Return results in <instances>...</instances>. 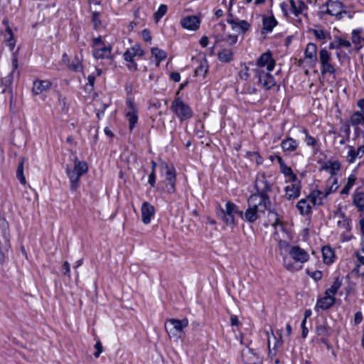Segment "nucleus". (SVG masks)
I'll use <instances>...</instances> for the list:
<instances>
[{"label":"nucleus","instance_id":"54","mask_svg":"<svg viewBox=\"0 0 364 364\" xmlns=\"http://www.w3.org/2000/svg\"><path fill=\"white\" fill-rule=\"evenodd\" d=\"M249 68L246 65H245L244 69L241 70L239 75L240 78L243 80H247L250 77V74L248 73Z\"/></svg>","mask_w":364,"mask_h":364},{"label":"nucleus","instance_id":"9","mask_svg":"<svg viewBox=\"0 0 364 364\" xmlns=\"http://www.w3.org/2000/svg\"><path fill=\"white\" fill-rule=\"evenodd\" d=\"M319 60L321 65V73L322 75L326 73L335 74L336 69L331 63V55L326 48H323L319 51Z\"/></svg>","mask_w":364,"mask_h":364},{"label":"nucleus","instance_id":"4","mask_svg":"<svg viewBox=\"0 0 364 364\" xmlns=\"http://www.w3.org/2000/svg\"><path fill=\"white\" fill-rule=\"evenodd\" d=\"M10 247L9 225L4 219H0V263L4 262L5 254Z\"/></svg>","mask_w":364,"mask_h":364},{"label":"nucleus","instance_id":"30","mask_svg":"<svg viewBox=\"0 0 364 364\" xmlns=\"http://www.w3.org/2000/svg\"><path fill=\"white\" fill-rule=\"evenodd\" d=\"M291 11L295 16L302 14L306 9V6L304 1L294 0L290 1Z\"/></svg>","mask_w":364,"mask_h":364},{"label":"nucleus","instance_id":"10","mask_svg":"<svg viewBox=\"0 0 364 364\" xmlns=\"http://www.w3.org/2000/svg\"><path fill=\"white\" fill-rule=\"evenodd\" d=\"M323 6H327L326 14L336 16L338 20L343 17V14H347L345 5L339 1L328 0Z\"/></svg>","mask_w":364,"mask_h":364},{"label":"nucleus","instance_id":"3","mask_svg":"<svg viewBox=\"0 0 364 364\" xmlns=\"http://www.w3.org/2000/svg\"><path fill=\"white\" fill-rule=\"evenodd\" d=\"M88 166L85 161H79L75 158L74 161V168H66L67 175L70 181V188L73 191L77 190L80 177L87 172Z\"/></svg>","mask_w":364,"mask_h":364},{"label":"nucleus","instance_id":"39","mask_svg":"<svg viewBox=\"0 0 364 364\" xmlns=\"http://www.w3.org/2000/svg\"><path fill=\"white\" fill-rule=\"evenodd\" d=\"M135 55H134L133 52L131 50V49H129L125 51L124 53V58L126 61L129 62L131 63L130 65H129V69H133L134 70H137V65L134 61V57Z\"/></svg>","mask_w":364,"mask_h":364},{"label":"nucleus","instance_id":"34","mask_svg":"<svg viewBox=\"0 0 364 364\" xmlns=\"http://www.w3.org/2000/svg\"><path fill=\"white\" fill-rule=\"evenodd\" d=\"M322 255L324 263L329 264L333 262L334 252L330 247H323L322 248Z\"/></svg>","mask_w":364,"mask_h":364},{"label":"nucleus","instance_id":"15","mask_svg":"<svg viewBox=\"0 0 364 364\" xmlns=\"http://www.w3.org/2000/svg\"><path fill=\"white\" fill-rule=\"evenodd\" d=\"M355 255L358 263L351 271V274L358 277H364V247L358 250Z\"/></svg>","mask_w":364,"mask_h":364},{"label":"nucleus","instance_id":"20","mask_svg":"<svg viewBox=\"0 0 364 364\" xmlns=\"http://www.w3.org/2000/svg\"><path fill=\"white\" fill-rule=\"evenodd\" d=\"M316 53V45L313 43H308L304 52L305 59L309 60V63L312 64L313 66L317 63Z\"/></svg>","mask_w":364,"mask_h":364},{"label":"nucleus","instance_id":"14","mask_svg":"<svg viewBox=\"0 0 364 364\" xmlns=\"http://www.w3.org/2000/svg\"><path fill=\"white\" fill-rule=\"evenodd\" d=\"M289 255L296 262L304 263L309 259V254L299 246H292L289 250Z\"/></svg>","mask_w":364,"mask_h":364},{"label":"nucleus","instance_id":"28","mask_svg":"<svg viewBox=\"0 0 364 364\" xmlns=\"http://www.w3.org/2000/svg\"><path fill=\"white\" fill-rule=\"evenodd\" d=\"M353 205L359 211L364 210V192L356 190L353 193Z\"/></svg>","mask_w":364,"mask_h":364},{"label":"nucleus","instance_id":"55","mask_svg":"<svg viewBox=\"0 0 364 364\" xmlns=\"http://www.w3.org/2000/svg\"><path fill=\"white\" fill-rule=\"evenodd\" d=\"M313 33H314V36L318 39L323 40V39H325V38H326L325 33L323 30L316 29V30H314Z\"/></svg>","mask_w":364,"mask_h":364},{"label":"nucleus","instance_id":"25","mask_svg":"<svg viewBox=\"0 0 364 364\" xmlns=\"http://www.w3.org/2000/svg\"><path fill=\"white\" fill-rule=\"evenodd\" d=\"M3 24L6 26V34L4 36L5 40L9 43L10 49L13 50L16 46V40L14 39L12 30L9 25V21L6 18L4 19Z\"/></svg>","mask_w":364,"mask_h":364},{"label":"nucleus","instance_id":"48","mask_svg":"<svg viewBox=\"0 0 364 364\" xmlns=\"http://www.w3.org/2000/svg\"><path fill=\"white\" fill-rule=\"evenodd\" d=\"M338 180L336 178H333L331 186L325 190L323 197H328V195L335 192L338 189Z\"/></svg>","mask_w":364,"mask_h":364},{"label":"nucleus","instance_id":"50","mask_svg":"<svg viewBox=\"0 0 364 364\" xmlns=\"http://www.w3.org/2000/svg\"><path fill=\"white\" fill-rule=\"evenodd\" d=\"M291 247L292 246H291L287 241L280 240L279 242V247L281 251V254H283L284 252L289 254V250L291 248Z\"/></svg>","mask_w":364,"mask_h":364},{"label":"nucleus","instance_id":"26","mask_svg":"<svg viewBox=\"0 0 364 364\" xmlns=\"http://www.w3.org/2000/svg\"><path fill=\"white\" fill-rule=\"evenodd\" d=\"M166 178L168 181V186H167V191L168 193H173L175 191V182H176V174L173 168H169L167 165L165 166Z\"/></svg>","mask_w":364,"mask_h":364},{"label":"nucleus","instance_id":"45","mask_svg":"<svg viewBox=\"0 0 364 364\" xmlns=\"http://www.w3.org/2000/svg\"><path fill=\"white\" fill-rule=\"evenodd\" d=\"M68 68L70 70H71L73 71L82 70V65L81 63V60L77 56H75L73 63L68 65Z\"/></svg>","mask_w":364,"mask_h":364},{"label":"nucleus","instance_id":"32","mask_svg":"<svg viewBox=\"0 0 364 364\" xmlns=\"http://www.w3.org/2000/svg\"><path fill=\"white\" fill-rule=\"evenodd\" d=\"M350 122L353 127L364 126V117L363 112L356 111L350 117Z\"/></svg>","mask_w":364,"mask_h":364},{"label":"nucleus","instance_id":"13","mask_svg":"<svg viewBox=\"0 0 364 364\" xmlns=\"http://www.w3.org/2000/svg\"><path fill=\"white\" fill-rule=\"evenodd\" d=\"M215 38V43L214 47L216 48H222L223 47V43H227L229 46H232L235 45L237 41V35H231L229 34L228 36H225L222 33H217L214 35Z\"/></svg>","mask_w":364,"mask_h":364},{"label":"nucleus","instance_id":"5","mask_svg":"<svg viewBox=\"0 0 364 364\" xmlns=\"http://www.w3.org/2000/svg\"><path fill=\"white\" fill-rule=\"evenodd\" d=\"M171 109L181 121L187 120L193 116L191 107L180 98H176L173 101Z\"/></svg>","mask_w":364,"mask_h":364},{"label":"nucleus","instance_id":"27","mask_svg":"<svg viewBox=\"0 0 364 364\" xmlns=\"http://www.w3.org/2000/svg\"><path fill=\"white\" fill-rule=\"evenodd\" d=\"M220 50L218 53V60L222 63H230L233 59V52L231 48L223 47L220 48Z\"/></svg>","mask_w":364,"mask_h":364},{"label":"nucleus","instance_id":"7","mask_svg":"<svg viewBox=\"0 0 364 364\" xmlns=\"http://www.w3.org/2000/svg\"><path fill=\"white\" fill-rule=\"evenodd\" d=\"M254 72L257 78V84L264 89L268 90L276 85L275 80L269 71L265 72L263 69L256 68Z\"/></svg>","mask_w":364,"mask_h":364},{"label":"nucleus","instance_id":"52","mask_svg":"<svg viewBox=\"0 0 364 364\" xmlns=\"http://www.w3.org/2000/svg\"><path fill=\"white\" fill-rule=\"evenodd\" d=\"M131 50L133 52L134 55L142 56L144 55V51L141 48L140 46L138 44L134 45L132 48Z\"/></svg>","mask_w":364,"mask_h":364},{"label":"nucleus","instance_id":"17","mask_svg":"<svg viewBox=\"0 0 364 364\" xmlns=\"http://www.w3.org/2000/svg\"><path fill=\"white\" fill-rule=\"evenodd\" d=\"M242 357L245 364H260L259 356L252 348L243 349Z\"/></svg>","mask_w":364,"mask_h":364},{"label":"nucleus","instance_id":"63","mask_svg":"<svg viewBox=\"0 0 364 364\" xmlns=\"http://www.w3.org/2000/svg\"><path fill=\"white\" fill-rule=\"evenodd\" d=\"M306 319H303L301 322V328H302V337L304 338L307 336L308 334V328L306 327Z\"/></svg>","mask_w":364,"mask_h":364},{"label":"nucleus","instance_id":"57","mask_svg":"<svg viewBox=\"0 0 364 364\" xmlns=\"http://www.w3.org/2000/svg\"><path fill=\"white\" fill-rule=\"evenodd\" d=\"M142 37L146 42H150L151 41V33L148 29H144L142 31Z\"/></svg>","mask_w":364,"mask_h":364},{"label":"nucleus","instance_id":"56","mask_svg":"<svg viewBox=\"0 0 364 364\" xmlns=\"http://www.w3.org/2000/svg\"><path fill=\"white\" fill-rule=\"evenodd\" d=\"M95 348L96 349V352L94 353V355L95 358H98L100 355V353L102 352V346L100 341H97L95 345Z\"/></svg>","mask_w":364,"mask_h":364},{"label":"nucleus","instance_id":"46","mask_svg":"<svg viewBox=\"0 0 364 364\" xmlns=\"http://www.w3.org/2000/svg\"><path fill=\"white\" fill-rule=\"evenodd\" d=\"M302 132L305 134V142L308 146L315 147L317 145L316 139L310 136L306 129H302Z\"/></svg>","mask_w":364,"mask_h":364},{"label":"nucleus","instance_id":"49","mask_svg":"<svg viewBox=\"0 0 364 364\" xmlns=\"http://www.w3.org/2000/svg\"><path fill=\"white\" fill-rule=\"evenodd\" d=\"M352 42L357 45H362L364 43V38L360 36L359 33L354 30L352 33Z\"/></svg>","mask_w":364,"mask_h":364},{"label":"nucleus","instance_id":"24","mask_svg":"<svg viewBox=\"0 0 364 364\" xmlns=\"http://www.w3.org/2000/svg\"><path fill=\"white\" fill-rule=\"evenodd\" d=\"M51 82L49 80H36L33 82L32 92L33 95H40L43 91L50 89Z\"/></svg>","mask_w":364,"mask_h":364},{"label":"nucleus","instance_id":"12","mask_svg":"<svg viewBox=\"0 0 364 364\" xmlns=\"http://www.w3.org/2000/svg\"><path fill=\"white\" fill-rule=\"evenodd\" d=\"M290 182L291 183L287 185L284 188V197L289 200L298 198L301 191L300 181H298V179L296 181Z\"/></svg>","mask_w":364,"mask_h":364},{"label":"nucleus","instance_id":"23","mask_svg":"<svg viewBox=\"0 0 364 364\" xmlns=\"http://www.w3.org/2000/svg\"><path fill=\"white\" fill-rule=\"evenodd\" d=\"M14 80V74L12 73H9L6 76L2 77L1 80V85L2 87V92L9 94L12 96L13 90H12V84Z\"/></svg>","mask_w":364,"mask_h":364},{"label":"nucleus","instance_id":"21","mask_svg":"<svg viewBox=\"0 0 364 364\" xmlns=\"http://www.w3.org/2000/svg\"><path fill=\"white\" fill-rule=\"evenodd\" d=\"M183 28L195 31L199 28L200 20L196 16H186L181 20Z\"/></svg>","mask_w":364,"mask_h":364},{"label":"nucleus","instance_id":"31","mask_svg":"<svg viewBox=\"0 0 364 364\" xmlns=\"http://www.w3.org/2000/svg\"><path fill=\"white\" fill-rule=\"evenodd\" d=\"M325 194V191L323 192L321 191L316 190L312 191L309 198H310L311 203L314 205L318 204L321 205L323 204V199L326 198L327 197H323V195Z\"/></svg>","mask_w":364,"mask_h":364},{"label":"nucleus","instance_id":"6","mask_svg":"<svg viewBox=\"0 0 364 364\" xmlns=\"http://www.w3.org/2000/svg\"><path fill=\"white\" fill-rule=\"evenodd\" d=\"M221 213L223 215V220L227 225H235V215L243 218V211L240 210L236 205L230 201L225 203V208L221 210Z\"/></svg>","mask_w":364,"mask_h":364},{"label":"nucleus","instance_id":"35","mask_svg":"<svg viewBox=\"0 0 364 364\" xmlns=\"http://www.w3.org/2000/svg\"><path fill=\"white\" fill-rule=\"evenodd\" d=\"M208 70V63L204 59L203 60L199 61V64L195 70V75L196 76H202L204 77L207 73Z\"/></svg>","mask_w":364,"mask_h":364},{"label":"nucleus","instance_id":"16","mask_svg":"<svg viewBox=\"0 0 364 364\" xmlns=\"http://www.w3.org/2000/svg\"><path fill=\"white\" fill-rule=\"evenodd\" d=\"M348 153L346 156L347 161L349 164H353L357 158H361L364 155V145L360 146L355 149L353 146H346Z\"/></svg>","mask_w":364,"mask_h":364},{"label":"nucleus","instance_id":"22","mask_svg":"<svg viewBox=\"0 0 364 364\" xmlns=\"http://www.w3.org/2000/svg\"><path fill=\"white\" fill-rule=\"evenodd\" d=\"M335 297L331 294H325V296L317 301L316 305V310L318 311L319 309L326 310L331 307L335 303Z\"/></svg>","mask_w":364,"mask_h":364},{"label":"nucleus","instance_id":"43","mask_svg":"<svg viewBox=\"0 0 364 364\" xmlns=\"http://www.w3.org/2000/svg\"><path fill=\"white\" fill-rule=\"evenodd\" d=\"M151 54L158 60V65L161 60H164L166 58V52L158 48H153L151 49Z\"/></svg>","mask_w":364,"mask_h":364},{"label":"nucleus","instance_id":"64","mask_svg":"<svg viewBox=\"0 0 364 364\" xmlns=\"http://www.w3.org/2000/svg\"><path fill=\"white\" fill-rule=\"evenodd\" d=\"M170 77L174 82H179L181 79L180 74L177 72L171 73L170 75Z\"/></svg>","mask_w":364,"mask_h":364},{"label":"nucleus","instance_id":"2","mask_svg":"<svg viewBox=\"0 0 364 364\" xmlns=\"http://www.w3.org/2000/svg\"><path fill=\"white\" fill-rule=\"evenodd\" d=\"M188 325V320L169 318L166 321L165 329L170 338L178 340L184 336L183 329Z\"/></svg>","mask_w":364,"mask_h":364},{"label":"nucleus","instance_id":"1","mask_svg":"<svg viewBox=\"0 0 364 364\" xmlns=\"http://www.w3.org/2000/svg\"><path fill=\"white\" fill-rule=\"evenodd\" d=\"M255 187L257 192L249 197L247 200L248 208L243 213L242 219L252 223L260 217L261 214H264L266 210H269V213L275 218L274 223V225H275L279 219L277 213L271 210L272 203L268 196V193L272 191V184L264 173L257 175L255 181Z\"/></svg>","mask_w":364,"mask_h":364},{"label":"nucleus","instance_id":"40","mask_svg":"<svg viewBox=\"0 0 364 364\" xmlns=\"http://www.w3.org/2000/svg\"><path fill=\"white\" fill-rule=\"evenodd\" d=\"M342 281L339 277H336L332 286L326 289L325 294H331L334 296L338 289L341 287Z\"/></svg>","mask_w":364,"mask_h":364},{"label":"nucleus","instance_id":"51","mask_svg":"<svg viewBox=\"0 0 364 364\" xmlns=\"http://www.w3.org/2000/svg\"><path fill=\"white\" fill-rule=\"evenodd\" d=\"M328 327L325 324H319L316 328V332L318 336H325L328 333Z\"/></svg>","mask_w":364,"mask_h":364},{"label":"nucleus","instance_id":"38","mask_svg":"<svg viewBox=\"0 0 364 364\" xmlns=\"http://www.w3.org/2000/svg\"><path fill=\"white\" fill-rule=\"evenodd\" d=\"M298 210L301 215H307L311 211V206L306 199L300 200L296 205Z\"/></svg>","mask_w":364,"mask_h":364},{"label":"nucleus","instance_id":"62","mask_svg":"<svg viewBox=\"0 0 364 364\" xmlns=\"http://www.w3.org/2000/svg\"><path fill=\"white\" fill-rule=\"evenodd\" d=\"M363 320V315L360 311H358L355 314L354 316V323L355 324L360 323Z\"/></svg>","mask_w":364,"mask_h":364},{"label":"nucleus","instance_id":"19","mask_svg":"<svg viewBox=\"0 0 364 364\" xmlns=\"http://www.w3.org/2000/svg\"><path fill=\"white\" fill-rule=\"evenodd\" d=\"M154 207L148 202H144L141 205V220L144 224H149L151 222L152 216L154 215Z\"/></svg>","mask_w":364,"mask_h":364},{"label":"nucleus","instance_id":"60","mask_svg":"<svg viewBox=\"0 0 364 364\" xmlns=\"http://www.w3.org/2000/svg\"><path fill=\"white\" fill-rule=\"evenodd\" d=\"M148 182L151 187L155 186L156 175H155V173H154V171H151V173L149 174Z\"/></svg>","mask_w":364,"mask_h":364},{"label":"nucleus","instance_id":"44","mask_svg":"<svg viewBox=\"0 0 364 364\" xmlns=\"http://www.w3.org/2000/svg\"><path fill=\"white\" fill-rule=\"evenodd\" d=\"M280 168L282 173L289 177L290 181H296L297 180V176L293 173V171L290 167L285 164L282 165Z\"/></svg>","mask_w":364,"mask_h":364},{"label":"nucleus","instance_id":"53","mask_svg":"<svg viewBox=\"0 0 364 364\" xmlns=\"http://www.w3.org/2000/svg\"><path fill=\"white\" fill-rule=\"evenodd\" d=\"M336 42H337V45L338 46V48H341V47L349 48L351 46V43H350L349 41H347V40H345V39H342V38H338L336 41Z\"/></svg>","mask_w":364,"mask_h":364},{"label":"nucleus","instance_id":"8","mask_svg":"<svg viewBox=\"0 0 364 364\" xmlns=\"http://www.w3.org/2000/svg\"><path fill=\"white\" fill-rule=\"evenodd\" d=\"M92 50L93 56L97 59L109 58L111 55V46H106L102 41L101 37L93 39Z\"/></svg>","mask_w":364,"mask_h":364},{"label":"nucleus","instance_id":"11","mask_svg":"<svg viewBox=\"0 0 364 364\" xmlns=\"http://www.w3.org/2000/svg\"><path fill=\"white\" fill-rule=\"evenodd\" d=\"M256 65L258 66L257 68L262 69L264 67L267 66V71L270 72L273 70L275 66V60L272 58V53L267 51L262 54L257 59Z\"/></svg>","mask_w":364,"mask_h":364},{"label":"nucleus","instance_id":"42","mask_svg":"<svg viewBox=\"0 0 364 364\" xmlns=\"http://www.w3.org/2000/svg\"><path fill=\"white\" fill-rule=\"evenodd\" d=\"M168 7L166 4H161L158 10L154 13V17L156 22H159V20L166 14Z\"/></svg>","mask_w":364,"mask_h":364},{"label":"nucleus","instance_id":"33","mask_svg":"<svg viewBox=\"0 0 364 364\" xmlns=\"http://www.w3.org/2000/svg\"><path fill=\"white\" fill-rule=\"evenodd\" d=\"M263 29L267 32H271L277 26V21L274 16L264 17L262 21Z\"/></svg>","mask_w":364,"mask_h":364},{"label":"nucleus","instance_id":"61","mask_svg":"<svg viewBox=\"0 0 364 364\" xmlns=\"http://www.w3.org/2000/svg\"><path fill=\"white\" fill-rule=\"evenodd\" d=\"M126 104L128 106L129 111H137L135 108L134 103L131 98H129L126 100Z\"/></svg>","mask_w":364,"mask_h":364},{"label":"nucleus","instance_id":"58","mask_svg":"<svg viewBox=\"0 0 364 364\" xmlns=\"http://www.w3.org/2000/svg\"><path fill=\"white\" fill-rule=\"evenodd\" d=\"M338 226L340 228H343L344 229H348L349 223L347 218H343V220H338Z\"/></svg>","mask_w":364,"mask_h":364},{"label":"nucleus","instance_id":"37","mask_svg":"<svg viewBox=\"0 0 364 364\" xmlns=\"http://www.w3.org/2000/svg\"><path fill=\"white\" fill-rule=\"evenodd\" d=\"M25 159L24 157H21V160L18 163V168L16 170V177L19 180L21 184H26V180L23 175V164H24Z\"/></svg>","mask_w":364,"mask_h":364},{"label":"nucleus","instance_id":"47","mask_svg":"<svg viewBox=\"0 0 364 364\" xmlns=\"http://www.w3.org/2000/svg\"><path fill=\"white\" fill-rule=\"evenodd\" d=\"M329 173L331 176L336 174L341 169V163L338 161H328Z\"/></svg>","mask_w":364,"mask_h":364},{"label":"nucleus","instance_id":"41","mask_svg":"<svg viewBox=\"0 0 364 364\" xmlns=\"http://www.w3.org/2000/svg\"><path fill=\"white\" fill-rule=\"evenodd\" d=\"M355 181H356V177L355 176V175L351 174L350 176H349V177L348 178V181H347L346 184L341 191V194H343V195L348 194L350 188L355 184Z\"/></svg>","mask_w":364,"mask_h":364},{"label":"nucleus","instance_id":"18","mask_svg":"<svg viewBox=\"0 0 364 364\" xmlns=\"http://www.w3.org/2000/svg\"><path fill=\"white\" fill-rule=\"evenodd\" d=\"M227 21L231 25L232 28L239 33H245L250 28V24L245 20L228 19Z\"/></svg>","mask_w":364,"mask_h":364},{"label":"nucleus","instance_id":"59","mask_svg":"<svg viewBox=\"0 0 364 364\" xmlns=\"http://www.w3.org/2000/svg\"><path fill=\"white\" fill-rule=\"evenodd\" d=\"M62 272L64 274H70V264L68 262L65 261L63 266H62Z\"/></svg>","mask_w":364,"mask_h":364},{"label":"nucleus","instance_id":"29","mask_svg":"<svg viewBox=\"0 0 364 364\" xmlns=\"http://www.w3.org/2000/svg\"><path fill=\"white\" fill-rule=\"evenodd\" d=\"M281 146L284 151L291 152L296 149L298 147V143L295 139L289 137L282 141Z\"/></svg>","mask_w":364,"mask_h":364},{"label":"nucleus","instance_id":"36","mask_svg":"<svg viewBox=\"0 0 364 364\" xmlns=\"http://www.w3.org/2000/svg\"><path fill=\"white\" fill-rule=\"evenodd\" d=\"M126 117L129 121V129L132 131L138 122L137 111H127L126 113Z\"/></svg>","mask_w":364,"mask_h":364}]
</instances>
